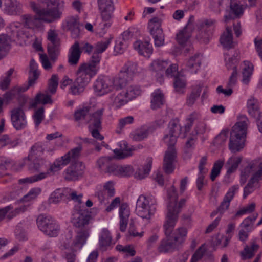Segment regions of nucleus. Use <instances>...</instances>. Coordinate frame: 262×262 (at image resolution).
Wrapping results in <instances>:
<instances>
[{
	"label": "nucleus",
	"mask_w": 262,
	"mask_h": 262,
	"mask_svg": "<svg viewBox=\"0 0 262 262\" xmlns=\"http://www.w3.org/2000/svg\"><path fill=\"white\" fill-rule=\"evenodd\" d=\"M5 11L10 15H16L22 11L21 4L16 0H5Z\"/></svg>",
	"instance_id": "nucleus-27"
},
{
	"label": "nucleus",
	"mask_w": 262,
	"mask_h": 262,
	"mask_svg": "<svg viewBox=\"0 0 262 262\" xmlns=\"http://www.w3.org/2000/svg\"><path fill=\"white\" fill-rule=\"evenodd\" d=\"M148 131L145 129H141L137 130L132 134V138L133 140L136 141H140L146 138L148 136Z\"/></svg>",
	"instance_id": "nucleus-63"
},
{
	"label": "nucleus",
	"mask_w": 262,
	"mask_h": 262,
	"mask_svg": "<svg viewBox=\"0 0 262 262\" xmlns=\"http://www.w3.org/2000/svg\"><path fill=\"white\" fill-rule=\"evenodd\" d=\"M58 85V78L57 75L54 74L49 81L48 92L52 95L54 94Z\"/></svg>",
	"instance_id": "nucleus-61"
},
{
	"label": "nucleus",
	"mask_w": 262,
	"mask_h": 262,
	"mask_svg": "<svg viewBox=\"0 0 262 262\" xmlns=\"http://www.w3.org/2000/svg\"><path fill=\"white\" fill-rule=\"evenodd\" d=\"M18 144V139H12L7 135H4L0 138V148L5 146L13 147Z\"/></svg>",
	"instance_id": "nucleus-55"
},
{
	"label": "nucleus",
	"mask_w": 262,
	"mask_h": 262,
	"mask_svg": "<svg viewBox=\"0 0 262 262\" xmlns=\"http://www.w3.org/2000/svg\"><path fill=\"white\" fill-rule=\"evenodd\" d=\"M81 51L79 43L75 41L70 49L68 54V62L71 66H76L80 59Z\"/></svg>",
	"instance_id": "nucleus-22"
},
{
	"label": "nucleus",
	"mask_w": 262,
	"mask_h": 262,
	"mask_svg": "<svg viewBox=\"0 0 262 262\" xmlns=\"http://www.w3.org/2000/svg\"><path fill=\"white\" fill-rule=\"evenodd\" d=\"M164 233H165V230ZM167 235L165 233L166 237L161 241L158 247V250L160 253H168L171 252L179 248L176 244L171 239L170 235Z\"/></svg>",
	"instance_id": "nucleus-18"
},
{
	"label": "nucleus",
	"mask_w": 262,
	"mask_h": 262,
	"mask_svg": "<svg viewBox=\"0 0 262 262\" xmlns=\"http://www.w3.org/2000/svg\"><path fill=\"white\" fill-rule=\"evenodd\" d=\"M121 71L132 78H133L134 76L137 75L140 72L137 63L132 61L126 62Z\"/></svg>",
	"instance_id": "nucleus-36"
},
{
	"label": "nucleus",
	"mask_w": 262,
	"mask_h": 262,
	"mask_svg": "<svg viewBox=\"0 0 262 262\" xmlns=\"http://www.w3.org/2000/svg\"><path fill=\"white\" fill-rule=\"evenodd\" d=\"M202 86L198 85L192 88L191 93L188 95L186 100V104L189 106L193 105L196 99L200 97L202 92Z\"/></svg>",
	"instance_id": "nucleus-40"
},
{
	"label": "nucleus",
	"mask_w": 262,
	"mask_h": 262,
	"mask_svg": "<svg viewBox=\"0 0 262 262\" xmlns=\"http://www.w3.org/2000/svg\"><path fill=\"white\" fill-rule=\"evenodd\" d=\"M168 60L156 59L150 65V70L155 73V76L160 83L164 80V76L166 67H168Z\"/></svg>",
	"instance_id": "nucleus-16"
},
{
	"label": "nucleus",
	"mask_w": 262,
	"mask_h": 262,
	"mask_svg": "<svg viewBox=\"0 0 262 262\" xmlns=\"http://www.w3.org/2000/svg\"><path fill=\"white\" fill-rule=\"evenodd\" d=\"M79 81L75 79V82L70 87V91L73 95H79L82 93L87 84L79 82Z\"/></svg>",
	"instance_id": "nucleus-54"
},
{
	"label": "nucleus",
	"mask_w": 262,
	"mask_h": 262,
	"mask_svg": "<svg viewBox=\"0 0 262 262\" xmlns=\"http://www.w3.org/2000/svg\"><path fill=\"white\" fill-rule=\"evenodd\" d=\"M199 118L200 114L196 112L192 113L188 116L186 119L187 123L185 125V133L189 132L194 122L198 120Z\"/></svg>",
	"instance_id": "nucleus-57"
},
{
	"label": "nucleus",
	"mask_w": 262,
	"mask_h": 262,
	"mask_svg": "<svg viewBox=\"0 0 262 262\" xmlns=\"http://www.w3.org/2000/svg\"><path fill=\"white\" fill-rule=\"evenodd\" d=\"M134 48L140 55L145 57H149L152 53V47L149 41L137 40L134 42Z\"/></svg>",
	"instance_id": "nucleus-23"
},
{
	"label": "nucleus",
	"mask_w": 262,
	"mask_h": 262,
	"mask_svg": "<svg viewBox=\"0 0 262 262\" xmlns=\"http://www.w3.org/2000/svg\"><path fill=\"white\" fill-rule=\"evenodd\" d=\"M154 39L155 46L157 47L164 45V34L163 30H159L158 32L151 34Z\"/></svg>",
	"instance_id": "nucleus-59"
},
{
	"label": "nucleus",
	"mask_w": 262,
	"mask_h": 262,
	"mask_svg": "<svg viewBox=\"0 0 262 262\" xmlns=\"http://www.w3.org/2000/svg\"><path fill=\"white\" fill-rule=\"evenodd\" d=\"M169 200L167 205V212L166 220L163 224L165 233L169 235L173 230L178 219V214L180 212L182 208L186 203L185 199H182L178 203V195L176 189L173 186H171L167 191Z\"/></svg>",
	"instance_id": "nucleus-2"
},
{
	"label": "nucleus",
	"mask_w": 262,
	"mask_h": 262,
	"mask_svg": "<svg viewBox=\"0 0 262 262\" xmlns=\"http://www.w3.org/2000/svg\"><path fill=\"white\" fill-rule=\"evenodd\" d=\"M261 163L262 162H259V161H253L249 163L241 172V183L244 184L252 172L254 171H257L258 170H259L260 165Z\"/></svg>",
	"instance_id": "nucleus-24"
},
{
	"label": "nucleus",
	"mask_w": 262,
	"mask_h": 262,
	"mask_svg": "<svg viewBox=\"0 0 262 262\" xmlns=\"http://www.w3.org/2000/svg\"><path fill=\"white\" fill-rule=\"evenodd\" d=\"M241 157L232 156L230 157L226 163L225 167L227 168V172L228 174L234 172L237 168L238 165L242 161Z\"/></svg>",
	"instance_id": "nucleus-39"
},
{
	"label": "nucleus",
	"mask_w": 262,
	"mask_h": 262,
	"mask_svg": "<svg viewBox=\"0 0 262 262\" xmlns=\"http://www.w3.org/2000/svg\"><path fill=\"white\" fill-rule=\"evenodd\" d=\"M130 213L128 205L126 203H122L120 205L119 210L120 230L122 232H124L126 229Z\"/></svg>",
	"instance_id": "nucleus-19"
},
{
	"label": "nucleus",
	"mask_w": 262,
	"mask_h": 262,
	"mask_svg": "<svg viewBox=\"0 0 262 262\" xmlns=\"http://www.w3.org/2000/svg\"><path fill=\"white\" fill-rule=\"evenodd\" d=\"M64 27L71 31L73 38H77L80 34L79 23L76 17H68L65 21Z\"/></svg>",
	"instance_id": "nucleus-21"
},
{
	"label": "nucleus",
	"mask_w": 262,
	"mask_h": 262,
	"mask_svg": "<svg viewBox=\"0 0 262 262\" xmlns=\"http://www.w3.org/2000/svg\"><path fill=\"white\" fill-rule=\"evenodd\" d=\"M115 248L117 251L123 252L128 256H133L136 254V250L130 245L126 246L118 245Z\"/></svg>",
	"instance_id": "nucleus-56"
},
{
	"label": "nucleus",
	"mask_w": 262,
	"mask_h": 262,
	"mask_svg": "<svg viewBox=\"0 0 262 262\" xmlns=\"http://www.w3.org/2000/svg\"><path fill=\"white\" fill-rule=\"evenodd\" d=\"M38 76L39 73L37 70V64L34 59H32L30 63L29 85H32L35 83Z\"/></svg>",
	"instance_id": "nucleus-48"
},
{
	"label": "nucleus",
	"mask_w": 262,
	"mask_h": 262,
	"mask_svg": "<svg viewBox=\"0 0 262 262\" xmlns=\"http://www.w3.org/2000/svg\"><path fill=\"white\" fill-rule=\"evenodd\" d=\"M40 2L46 7V8H41V10H43L45 11H56L59 14L56 20L61 17L62 13L59 10L58 7L63 3V0H41Z\"/></svg>",
	"instance_id": "nucleus-29"
},
{
	"label": "nucleus",
	"mask_w": 262,
	"mask_h": 262,
	"mask_svg": "<svg viewBox=\"0 0 262 262\" xmlns=\"http://www.w3.org/2000/svg\"><path fill=\"white\" fill-rule=\"evenodd\" d=\"M90 109V106H86L75 111L74 113L75 120L79 121L84 119L85 117L89 113Z\"/></svg>",
	"instance_id": "nucleus-62"
},
{
	"label": "nucleus",
	"mask_w": 262,
	"mask_h": 262,
	"mask_svg": "<svg viewBox=\"0 0 262 262\" xmlns=\"http://www.w3.org/2000/svg\"><path fill=\"white\" fill-rule=\"evenodd\" d=\"M238 188L239 187L238 185H234L229 188L228 192L224 197L223 201L221 202L216 210L213 211L211 214V217H213L219 212L220 213V215L219 216H222V215L224 212L229 208L230 202L233 199L234 195Z\"/></svg>",
	"instance_id": "nucleus-14"
},
{
	"label": "nucleus",
	"mask_w": 262,
	"mask_h": 262,
	"mask_svg": "<svg viewBox=\"0 0 262 262\" xmlns=\"http://www.w3.org/2000/svg\"><path fill=\"white\" fill-rule=\"evenodd\" d=\"M125 89V91L124 92V93L129 101L136 98L141 94L140 88L136 85H129Z\"/></svg>",
	"instance_id": "nucleus-41"
},
{
	"label": "nucleus",
	"mask_w": 262,
	"mask_h": 262,
	"mask_svg": "<svg viewBox=\"0 0 262 262\" xmlns=\"http://www.w3.org/2000/svg\"><path fill=\"white\" fill-rule=\"evenodd\" d=\"M39 229L46 235L56 236L59 231V226L51 217L45 214L39 215L36 220Z\"/></svg>",
	"instance_id": "nucleus-6"
},
{
	"label": "nucleus",
	"mask_w": 262,
	"mask_h": 262,
	"mask_svg": "<svg viewBox=\"0 0 262 262\" xmlns=\"http://www.w3.org/2000/svg\"><path fill=\"white\" fill-rule=\"evenodd\" d=\"M85 168L84 163L77 161L66 169L64 178L68 181L76 180L83 176Z\"/></svg>",
	"instance_id": "nucleus-11"
},
{
	"label": "nucleus",
	"mask_w": 262,
	"mask_h": 262,
	"mask_svg": "<svg viewBox=\"0 0 262 262\" xmlns=\"http://www.w3.org/2000/svg\"><path fill=\"white\" fill-rule=\"evenodd\" d=\"M250 122L245 115H241L230 132L229 148L233 153L239 152L245 145L248 126Z\"/></svg>",
	"instance_id": "nucleus-3"
},
{
	"label": "nucleus",
	"mask_w": 262,
	"mask_h": 262,
	"mask_svg": "<svg viewBox=\"0 0 262 262\" xmlns=\"http://www.w3.org/2000/svg\"><path fill=\"white\" fill-rule=\"evenodd\" d=\"M244 67L243 68L242 71V81L244 83L247 84L249 83L250 77L252 75L253 66L252 63L247 61H244Z\"/></svg>",
	"instance_id": "nucleus-42"
},
{
	"label": "nucleus",
	"mask_w": 262,
	"mask_h": 262,
	"mask_svg": "<svg viewBox=\"0 0 262 262\" xmlns=\"http://www.w3.org/2000/svg\"><path fill=\"white\" fill-rule=\"evenodd\" d=\"M112 238L110 231L106 229H103L101 231L99 238V249L102 251H105L111 247Z\"/></svg>",
	"instance_id": "nucleus-20"
},
{
	"label": "nucleus",
	"mask_w": 262,
	"mask_h": 262,
	"mask_svg": "<svg viewBox=\"0 0 262 262\" xmlns=\"http://www.w3.org/2000/svg\"><path fill=\"white\" fill-rule=\"evenodd\" d=\"M103 111L104 109L101 108L93 114L89 121L90 128H99L100 127Z\"/></svg>",
	"instance_id": "nucleus-38"
},
{
	"label": "nucleus",
	"mask_w": 262,
	"mask_h": 262,
	"mask_svg": "<svg viewBox=\"0 0 262 262\" xmlns=\"http://www.w3.org/2000/svg\"><path fill=\"white\" fill-rule=\"evenodd\" d=\"M156 203L154 197L141 195L137 201V214L143 219L150 220L156 211Z\"/></svg>",
	"instance_id": "nucleus-5"
},
{
	"label": "nucleus",
	"mask_w": 262,
	"mask_h": 262,
	"mask_svg": "<svg viewBox=\"0 0 262 262\" xmlns=\"http://www.w3.org/2000/svg\"><path fill=\"white\" fill-rule=\"evenodd\" d=\"M93 87L95 93L99 96L107 94L113 89L112 81L107 78H98Z\"/></svg>",
	"instance_id": "nucleus-15"
},
{
	"label": "nucleus",
	"mask_w": 262,
	"mask_h": 262,
	"mask_svg": "<svg viewBox=\"0 0 262 262\" xmlns=\"http://www.w3.org/2000/svg\"><path fill=\"white\" fill-rule=\"evenodd\" d=\"M11 39L8 34H0V59L8 52L11 48Z\"/></svg>",
	"instance_id": "nucleus-31"
},
{
	"label": "nucleus",
	"mask_w": 262,
	"mask_h": 262,
	"mask_svg": "<svg viewBox=\"0 0 262 262\" xmlns=\"http://www.w3.org/2000/svg\"><path fill=\"white\" fill-rule=\"evenodd\" d=\"M258 248L259 245L255 243H253L250 247L246 246L244 251L241 252L243 259H246L252 257Z\"/></svg>",
	"instance_id": "nucleus-46"
},
{
	"label": "nucleus",
	"mask_w": 262,
	"mask_h": 262,
	"mask_svg": "<svg viewBox=\"0 0 262 262\" xmlns=\"http://www.w3.org/2000/svg\"><path fill=\"white\" fill-rule=\"evenodd\" d=\"M247 109L249 114L254 118L258 117L262 113L260 111L257 100L253 97L247 101Z\"/></svg>",
	"instance_id": "nucleus-33"
},
{
	"label": "nucleus",
	"mask_w": 262,
	"mask_h": 262,
	"mask_svg": "<svg viewBox=\"0 0 262 262\" xmlns=\"http://www.w3.org/2000/svg\"><path fill=\"white\" fill-rule=\"evenodd\" d=\"M187 234V230L184 227L177 229L172 236L171 239L176 244L178 248L184 243Z\"/></svg>",
	"instance_id": "nucleus-30"
},
{
	"label": "nucleus",
	"mask_w": 262,
	"mask_h": 262,
	"mask_svg": "<svg viewBox=\"0 0 262 262\" xmlns=\"http://www.w3.org/2000/svg\"><path fill=\"white\" fill-rule=\"evenodd\" d=\"M47 39L49 41L48 45H61V39L59 37L57 30L49 29L47 32Z\"/></svg>",
	"instance_id": "nucleus-45"
},
{
	"label": "nucleus",
	"mask_w": 262,
	"mask_h": 262,
	"mask_svg": "<svg viewBox=\"0 0 262 262\" xmlns=\"http://www.w3.org/2000/svg\"><path fill=\"white\" fill-rule=\"evenodd\" d=\"M133 78L129 77L128 75L120 70L118 77L116 78L115 81V86H116L117 89H125L129 85V82Z\"/></svg>",
	"instance_id": "nucleus-32"
},
{
	"label": "nucleus",
	"mask_w": 262,
	"mask_h": 262,
	"mask_svg": "<svg viewBox=\"0 0 262 262\" xmlns=\"http://www.w3.org/2000/svg\"><path fill=\"white\" fill-rule=\"evenodd\" d=\"M244 13V8L242 5L237 3H231L230 4V13L228 15L224 16L225 21H227L232 18V15H234V18L240 17Z\"/></svg>",
	"instance_id": "nucleus-37"
},
{
	"label": "nucleus",
	"mask_w": 262,
	"mask_h": 262,
	"mask_svg": "<svg viewBox=\"0 0 262 262\" xmlns=\"http://www.w3.org/2000/svg\"><path fill=\"white\" fill-rule=\"evenodd\" d=\"M14 71V69H10L7 73L6 76L2 78L0 81V89L3 90H7L10 84L11 78L10 77Z\"/></svg>",
	"instance_id": "nucleus-58"
},
{
	"label": "nucleus",
	"mask_w": 262,
	"mask_h": 262,
	"mask_svg": "<svg viewBox=\"0 0 262 262\" xmlns=\"http://www.w3.org/2000/svg\"><path fill=\"white\" fill-rule=\"evenodd\" d=\"M174 86L177 92L180 93H183V90L186 86L185 80L180 77H177L175 78L174 81Z\"/></svg>",
	"instance_id": "nucleus-64"
},
{
	"label": "nucleus",
	"mask_w": 262,
	"mask_h": 262,
	"mask_svg": "<svg viewBox=\"0 0 262 262\" xmlns=\"http://www.w3.org/2000/svg\"><path fill=\"white\" fill-rule=\"evenodd\" d=\"M202 58L199 54L191 57L186 63V70L191 74H196L200 69Z\"/></svg>",
	"instance_id": "nucleus-28"
},
{
	"label": "nucleus",
	"mask_w": 262,
	"mask_h": 262,
	"mask_svg": "<svg viewBox=\"0 0 262 262\" xmlns=\"http://www.w3.org/2000/svg\"><path fill=\"white\" fill-rule=\"evenodd\" d=\"M164 102V96L162 91L157 89L151 95L150 107L155 110L160 108Z\"/></svg>",
	"instance_id": "nucleus-26"
},
{
	"label": "nucleus",
	"mask_w": 262,
	"mask_h": 262,
	"mask_svg": "<svg viewBox=\"0 0 262 262\" xmlns=\"http://www.w3.org/2000/svg\"><path fill=\"white\" fill-rule=\"evenodd\" d=\"M237 59H235L234 62L233 63V66L230 65V63L227 64V68L229 69H233V72L229 78V80L228 83L229 87H232L234 85L237 81V71L236 69Z\"/></svg>",
	"instance_id": "nucleus-51"
},
{
	"label": "nucleus",
	"mask_w": 262,
	"mask_h": 262,
	"mask_svg": "<svg viewBox=\"0 0 262 262\" xmlns=\"http://www.w3.org/2000/svg\"><path fill=\"white\" fill-rule=\"evenodd\" d=\"M11 119L13 127L17 130L24 129L27 124L25 112L21 107L11 111Z\"/></svg>",
	"instance_id": "nucleus-12"
},
{
	"label": "nucleus",
	"mask_w": 262,
	"mask_h": 262,
	"mask_svg": "<svg viewBox=\"0 0 262 262\" xmlns=\"http://www.w3.org/2000/svg\"><path fill=\"white\" fill-rule=\"evenodd\" d=\"M91 215L86 210H74L72 214L71 222L73 226L80 229L76 232V235L72 239V233L69 231L67 235V241L64 243L66 248L76 251L82 248L86 243L90 235V229L86 226L89 224Z\"/></svg>",
	"instance_id": "nucleus-1"
},
{
	"label": "nucleus",
	"mask_w": 262,
	"mask_h": 262,
	"mask_svg": "<svg viewBox=\"0 0 262 262\" xmlns=\"http://www.w3.org/2000/svg\"><path fill=\"white\" fill-rule=\"evenodd\" d=\"M152 164V159L148 157L146 159V164L142 168H139L135 173V177L139 180H141L145 178L150 171Z\"/></svg>",
	"instance_id": "nucleus-34"
},
{
	"label": "nucleus",
	"mask_w": 262,
	"mask_h": 262,
	"mask_svg": "<svg viewBox=\"0 0 262 262\" xmlns=\"http://www.w3.org/2000/svg\"><path fill=\"white\" fill-rule=\"evenodd\" d=\"M258 216V213L254 214L252 216L248 217L244 220L241 226L247 231H251L253 227L254 223Z\"/></svg>",
	"instance_id": "nucleus-53"
},
{
	"label": "nucleus",
	"mask_w": 262,
	"mask_h": 262,
	"mask_svg": "<svg viewBox=\"0 0 262 262\" xmlns=\"http://www.w3.org/2000/svg\"><path fill=\"white\" fill-rule=\"evenodd\" d=\"M224 163L225 160L224 159H219L214 162L210 174V179L212 181H214L216 178L219 176Z\"/></svg>",
	"instance_id": "nucleus-43"
},
{
	"label": "nucleus",
	"mask_w": 262,
	"mask_h": 262,
	"mask_svg": "<svg viewBox=\"0 0 262 262\" xmlns=\"http://www.w3.org/2000/svg\"><path fill=\"white\" fill-rule=\"evenodd\" d=\"M262 179V163L260 165V169L252 175L248 183L244 189V197L246 198L255 190L258 185L259 181Z\"/></svg>",
	"instance_id": "nucleus-17"
},
{
	"label": "nucleus",
	"mask_w": 262,
	"mask_h": 262,
	"mask_svg": "<svg viewBox=\"0 0 262 262\" xmlns=\"http://www.w3.org/2000/svg\"><path fill=\"white\" fill-rule=\"evenodd\" d=\"M181 129L179 119L178 118L172 119L168 124V134L164 135L163 137L164 142L167 145L174 146Z\"/></svg>",
	"instance_id": "nucleus-7"
},
{
	"label": "nucleus",
	"mask_w": 262,
	"mask_h": 262,
	"mask_svg": "<svg viewBox=\"0 0 262 262\" xmlns=\"http://www.w3.org/2000/svg\"><path fill=\"white\" fill-rule=\"evenodd\" d=\"M162 20L158 17L151 19L148 23V28L150 34L158 32L159 30H162L161 27Z\"/></svg>",
	"instance_id": "nucleus-49"
},
{
	"label": "nucleus",
	"mask_w": 262,
	"mask_h": 262,
	"mask_svg": "<svg viewBox=\"0 0 262 262\" xmlns=\"http://www.w3.org/2000/svg\"><path fill=\"white\" fill-rule=\"evenodd\" d=\"M112 158L108 157H102L99 158L96 162L97 167L101 171L106 172L112 164Z\"/></svg>",
	"instance_id": "nucleus-44"
},
{
	"label": "nucleus",
	"mask_w": 262,
	"mask_h": 262,
	"mask_svg": "<svg viewBox=\"0 0 262 262\" xmlns=\"http://www.w3.org/2000/svg\"><path fill=\"white\" fill-rule=\"evenodd\" d=\"M97 70L94 69V67L89 66L86 63L81 64L78 68L76 74V80L79 82H83L86 84L91 81V78L96 75Z\"/></svg>",
	"instance_id": "nucleus-10"
},
{
	"label": "nucleus",
	"mask_w": 262,
	"mask_h": 262,
	"mask_svg": "<svg viewBox=\"0 0 262 262\" xmlns=\"http://www.w3.org/2000/svg\"><path fill=\"white\" fill-rule=\"evenodd\" d=\"M47 49L51 59L55 60L60 53L61 45H48Z\"/></svg>",
	"instance_id": "nucleus-52"
},
{
	"label": "nucleus",
	"mask_w": 262,
	"mask_h": 262,
	"mask_svg": "<svg viewBox=\"0 0 262 262\" xmlns=\"http://www.w3.org/2000/svg\"><path fill=\"white\" fill-rule=\"evenodd\" d=\"M164 74L167 77H174V78L178 77L179 75L178 65L177 64H170L168 61V67L166 68Z\"/></svg>",
	"instance_id": "nucleus-60"
},
{
	"label": "nucleus",
	"mask_w": 262,
	"mask_h": 262,
	"mask_svg": "<svg viewBox=\"0 0 262 262\" xmlns=\"http://www.w3.org/2000/svg\"><path fill=\"white\" fill-rule=\"evenodd\" d=\"M238 188L239 187L238 185H234L229 188L228 192L224 197L223 201L221 202L216 210L213 211L211 214V217H213L219 212L220 213V215L219 216H222V215L224 212L229 208L230 202L233 199L234 195Z\"/></svg>",
	"instance_id": "nucleus-13"
},
{
	"label": "nucleus",
	"mask_w": 262,
	"mask_h": 262,
	"mask_svg": "<svg viewBox=\"0 0 262 262\" xmlns=\"http://www.w3.org/2000/svg\"><path fill=\"white\" fill-rule=\"evenodd\" d=\"M111 98L113 106L117 109L120 108L129 101L128 98L126 97L124 93V91L119 93L117 95L112 96Z\"/></svg>",
	"instance_id": "nucleus-35"
},
{
	"label": "nucleus",
	"mask_w": 262,
	"mask_h": 262,
	"mask_svg": "<svg viewBox=\"0 0 262 262\" xmlns=\"http://www.w3.org/2000/svg\"><path fill=\"white\" fill-rule=\"evenodd\" d=\"M49 176L48 172H40L30 177L22 179L19 180V183H32L41 181Z\"/></svg>",
	"instance_id": "nucleus-47"
},
{
	"label": "nucleus",
	"mask_w": 262,
	"mask_h": 262,
	"mask_svg": "<svg viewBox=\"0 0 262 262\" xmlns=\"http://www.w3.org/2000/svg\"><path fill=\"white\" fill-rule=\"evenodd\" d=\"M44 150L45 149L42 144L40 143H36L31 147L28 157L32 160L34 157H40L43 154Z\"/></svg>",
	"instance_id": "nucleus-50"
},
{
	"label": "nucleus",
	"mask_w": 262,
	"mask_h": 262,
	"mask_svg": "<svg viewBox=\"0 0 262 262\" xmlns=\"http://www.w3.org/2000/svg\"><path fill=\"white\" fill-rule=\"evenodd\" d=\"M220 41L224 48L229 49L234 46L233 41V35L230 28L227 27L221 34Z\"/></svg>",
	"instance_id": "nucleus-25"
},
{
	"label": "nucleus",
	"mask_w": 262,
	"mask_h": 262,
	"mask_svg": "<svg viewBox=\"0 0 262 262\" xmlns=\"http://www.w3.org/2000/svg\"><path fill=\"white\" fill-rule=\"evenodd\" d=\"M64 197L67 198L70 197L72 200L77 202L79 204L82 203L81 200L82 194L77 195L76 191H73L71 192V190L68 188L56 189L52 193L50 201L53 203H57Z\"/></svg>",
	"instance_id": "nucleus-8"
},
{
	"label": "nucleus",
	"mask_w": 262,
	"mask_h": 262,
	"mask_svg": "<svg viewBox=\"0 0 262 262\" xmlns=\"http://www.w3.org/2000/svg\"><path fill=\"white\" fill-rule=\"evenodd\" d=\"M168 148L165 152L163 158V168L166 174L171 173L175 168L174 163L176 162L177 151L174 146L167 145Z\"/></svg>",
	"instance_id": "nucleus-9"
},
{
	"label": "nucleus",
	"mask_w": 262,
	"mask_h": 262,
	"mask_svg": "<svg viewBox=\"0 0 262 262\" xmlns=\"http://www.w3.org/2000/svg\"><path fill=\"white\" fill-rule=\"evenodd\" d=\"M30 6L35 13V16H31L29 14L24 15L21 16L25 26L28 28L33 29L39 27L40 21L50 23L56 20L58 17V13L56 11H45L41 10L34 2L30 3Z\"/></svg>",
	"instance_id": "nucleus-4"
}]
</instances>
